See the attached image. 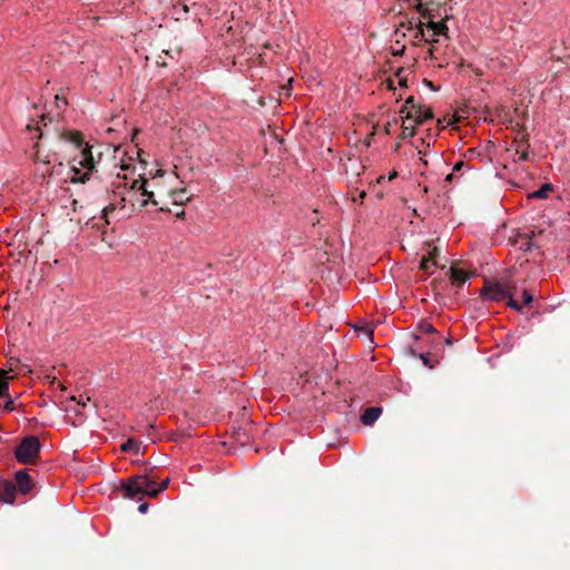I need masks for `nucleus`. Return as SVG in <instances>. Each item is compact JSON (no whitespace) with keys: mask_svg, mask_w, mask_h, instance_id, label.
I'll return each mask as SVG.
<instances>
[{"mask_svg":"<svg viewBox=\"0 0 570 570\" xmlns=\"http://www.w3.org/2000/svg\"><path fill=\"white\" fill-rule=\"evenodd\" d=\"M58 138L62 141L70 142L78 150V154L69 160L70 171L72 173L70 181L73 184H85L90 180L102 154L98 153L96 158L94 156L92 146L83 141L82 135L79 131L65 130L58 134Z\"/></svg>","mask_w":570,"mask_h":570,"instance_id":"f257e3e1","label":"nucleus"},{"mask_svg":"<svg viewBox=\"0 0 570 570\" xmlns=\"http://www.w3.org/2000/svg\"><path fill=\"white\" fill-rule=\"evenodd\" d=\"M124 180H127V178L124 177ZM124 189L127 191L128 203L131 207H135L137 204L140 208L149 204L154 206L159 205L158 200L154 198V193L147 189V179L145 178L134 179L129 186L127 181H124Z\"/></svg>","mask_w":570,"mask_h":570,"instance_id":"f03ea898","label":"nucleus"},{"mask_svg":"<svg viewBox=\"0 0 570 570\" xmlns=\"http://www.w3.org/2000/svg\"><path fill=\"white\" fill-rule=\"evenodd\" d=\"M512 291H517V285L510 278L501 281L487 279L480 291V296L483 299L500 302L512 295Z\"/></svg>","mask_w":570,"mask_h":570,"instance_id":"7ed1b4c3","label":"nucleus"},{"mask_svg":"<svg viewBox=\"0 0 570 570\" xmlns=\"http://www.w3.org/2000/svg\"><path fill=\"white\" fill-rule=\"evenodd\" d=\"M41 443L38 436L23 438L16 446L14 458L21 464H35L40 455Z\"/></svg>","mask_w":570,"mask_h":570,"instance_id":"20e7f679","label":"nucleus"},{"mask_svg":"<svg viewBox=\"0 0 570 570\" xmlns=\"http://www.w3.org/2000/svg\"><path fill=\"white\" fill-rule=\"evenodd\" d=\"M154 485H156L154 480L149 479L145 474H138L124 482L120 490L122 491L125 498L140 499L145 494L149 495L150 487Z\"/></svg>","mask_w":570,"mask_h":570,"instance_id":"39448f33","label":"nucleus"},{"mask_svg":"<svg viewBox=\"0 0 570 570\" xmlns=\"http://www.w3.org/2000/svg\"><path fill=\"white\" fill-rule=\"evenodd\" d=\"M115 189L112 190L114 200H110L109 205L104 207L102 215L107 217L109 213H112L116 209H125L126 204L128 203L127 191L124 189V181H119L118 184L112 183Z\"/></svg>","mask_w":570,"mask_h":570,"instance_id":"423d86ee","label":"nucleus"},{"mask_svg":"<svg viewBox=\"0 0 570 570\" xmlns=\"http://www.w3.org/2000/svg\"><path fill=\"white\" fill-rule=\"evenodd\" d=\"M428 28H429V30L432 31V33L429 37L425 36V32L423 30V23L420 22L419 29L415 33V39L424 40L426 42H438V39H435L436 36H445V38H448V36H446L448 27L444 21H439V22L430 21L428 23Z\"/></svg>","mask_w":570,"mask_h":570,"instance_id":"0eeeda50","label":"nucleus"},{"mask_svg":"<svg viewBox=\"0 0 570 570\" xmlns=\"http://www.w3.org/2000/svg\"><path fill=\"white\" fill-rule=\"evenodd\" d=\"M513 145L515 146V153L519 155V159L522 161L529 160V134L525 132L524 126H521L517 130Z\"/></svg>","mask_w":570,"mask_h":570,"instance_id":"6e6552de","label":"nucleus"},{"mask_svg":"<svg viewBox=\"0 0 570 570\" xmlns=\"http://www.w3.org/2000/svg\"><path fill=\"white\" fill-rule=\"evenodd\" d=\"M13 483L16 484L17 491L21 494L30 493L35 487V483L26 469L16 472Z\"/></svg>","mask_w":570,"mask_h":570,"instance_id":"1a4fd4ad","label":"nucleus"},{"mask_svg":"<svg viewBox=\"0 0 570 570\" xmlns=\"http://www.w3.org/2000/svg\"><path fill=\"white\" fill-rule=\"evenodd\" d=\"M16 484L12 481L0 480V501L7 504H13L16 499Z\"/></svg>","mask_w":570,"mask_h":570,"instance_id":"9d476101","label":"nucleus"},{"mask_svg":"<svg viewBox=\"0 0 570 570\" xmlns=\"http://www.w3.org/2000/svg\"><path fill=\"white\" fill-rule=\"evenodd\" d=\"M449 276L453 284L461 287L470 277V274L463 269L450 267Z\"/></svg>","mask_w":570,"mask_h":570,"instance_id":"9b49d317","label":"nucleus"},{"mask_svg":"<svg viewBox=\"0 0 570 570\" xmlns=\"http://www.w3.org/2000/svg\"><path fill=\"white\" fill-rule=\"evenodd\" d=\"M406 119H414L415 124H423L424 121L429 119H433V111L432 109L421 107V112H416L415 115L412 114V111H409L405 116Z\"/></svg>","mask_w":570,"mask_h":570,"instance_id":"f8f14e48","label":"nucleus"},{"mask_svg":"<svg viewBox=\"0 0 570 570\" xmlns=\"http://www.w3.org/2000/svg\"><path fill=\"white\" fill-rule=\"evenodd\" d=\"M381 407L372 406L367 407L361 416V421L364 425H372L381 415Z\"/></svg>","mask_w":570,"mask_h":570,"instance_id":"ddd939ff","label":"nucleus"},{"mask_svg":"<svg viewBox=\"0 0 570 570\" xmlns=\"http://www.w3.org/2000/svg\"><path fill=\"white\" fill-rule=\"evenodd\" d=\"M33 148L36 149V151H35V159L37 161H41L43 164H50L52 160H57L58 159V155H57L56 151L52 153V154L47 153L46 155H43L41 153V150H40V147H39L38 142L35 144Z\"/></svg>","mask_w":570,"mask_h":570,"instance_id":"4468645a","label":"nucleus"},{"mask_svg":"<svg viewBox=\"0 0 570 570\" xmlns=\"http://www.w3.org/2000/svg\"><path fill=\"white\" fill-rule=\"evenodd\" d=\"M534 233L531 232V234H520L518 236V239H515V243L519 244V248L523 252H529L531 250L532 246H533V243H532V237H533Z\"/></svg>","mask_w":570,"mask_h":570,"instance_id":"2eb2a0df","label":"nucleus"},{"mask_svg":"<svg viewBox=\"0 0 570 570\" xmlns=\"http://www.w3.org/2000/svg\"><path fill=\"white\" fill-rule=\"evenodd\" d=\"M422 105L416 104L414 96H410L406 98L404 106L401 108V114H407L412 111V114L421 112Z\"/></svg>","mask_w":570,"mask_h":570,"instance_id":"dca6fc26","label":"nucleus"},{"mask_svg":"<svg viewBox=\"0 0 570 570\" xmlns=\"http://www.w3.org/2000/svg\"><path fill=\"white\" fill-rule=\"evenodd\" d=\"M12 377L7 376L4 370H0V397L6 396L9 390V380Z\"/></svg>","mask_w":570,"mask_h":570,"instance_id":"f3484780","label":"nucleus"},{"mask_svg":"<svg viewBox=\"0 0 570 570\" xmlns=\"http://www.w3.org/2000/svg\"><path fill=\"white\" fill-rule=\"evenodd\" d=\"M51 121H52V119L49 118L47 115H42L40 117V120L37 121L36 127H35V129L39 132L37 136L38 139H41L42 137H45L46 134H45L42 127H47L48 122H51Z\"/></svg>","mask_w":570,"mask_h":570,"instance_id":"a211bd4d","label":"nucleus"},{"mask_svg":"<svg viewBox=\"0 0 570 570\" xmlns=\"http://www.w3.org/2000/svg\"><path fill=\"white\" fill-rule=\"evenodd\" d=\"M186 189L173 190L171 197L175 205H183L189 200L190 197H186Z\"/></svg>","mask_w":570,"mask_h":570,"instance_id":"6ab92c4d","label":"nucleus"},{"mask_svg":"<svg viewBox=\"0 0 570 570\" xmlns=\"http://www.w3.org/2000/svg\"><path fill=\"white\" fill-rule=\"evenodd\" d=\"M552 185L551 184H543L538 190H535L532 194V197L546 199L549 197L550 193L552 191Z\"/></svg>","mask_w":570,"mask_h":570,"instance_id":"aec40b11","label":"nucleus"},{"mask_svg":"<svg viewBox=\"0 0 570 570\" xmlns=\"http://www.w3.org/2000/svg\"><path fill=\"white\" fill-rule=\"evenodd\" d=\"M120 449L124 452H134L136 454L139 452V445L137 441L134 439H128L126 442L121 444Z\"/></svg>","mask_w":570,"mask_h":570,"instance_id":"412c9836","label":"nucleus"},{"mask_svg":"<svg viewBox=\"0 0 570 570\" xmlns=\"http://www.w3.org/2000/svg\"><path fill=\"white\" fill-rule=\"evenodd\" d=\"M168 483L169 479H166L165 481H163L159 488L156 489V485L150 487L149 497L156 498L161 491H164L167 488Z\"/></svg>","mask_w":570,"mask_h":570,"instance_id":"4be33fe9","label":"nucleus"},{"mask_svg":"<svg viewBox=\"0 0 570 570\" xmlns=\"http://www.w3.org/2000/svg\"><path fill=\"white\" fill-rule=\"evenodd\" d=\"M415 135V127L411 125H402V138L413 137Z\"/></svg>","mask_w":570,"mask_h":570,"instance_id":"5701e85b","label":"nucleus"},{"mask_svg":"<svg viewBox=\"0 0 570 570\" xmlns=\"http://www.w3.org/2000/svg\"><path fill=\"white\" fill-rule=\"evenodd\" d=\"M431 266H433L432 261L430 258H428L426 256H423L420 262V269H422L423 272L430 273Z\"/></svg>","mask_w":570,"mask_h":570,"instance_id":"b1692460","label":"nucleus"},{"mask_svg":"<svg viewBox=\"0 0 570 570\" xmlns=\"http://www.w3.org/2000/svg\"><path fill=\"white\" fill-rule=\"evenodd\" d=\"M514 292L515 291H512V295L508 296L507 298H509V302H508V305L515 309V311H521L522 308V305L517 301L514 299L513 295H514Z\"/></svg>","mask_w":570,"mask_h":570,"instance_id":"393cba45","label":"nucleus"},{"mask_svg":"<svg viewBox=\"0 0 570 570\" xmlns=\"http://www.w3.org/2000/svg\"><path fill=\"white\" fill-rule=\"evenodd\" d=\"M533 301V295L528 291L523 289L522 292V304L529 305Z\"/></svg>","mask_w":570,"mask_h":570,"instance_id":"a878e982","label":"nucleus"},{"mask_svg":"<svg viewBox=\"0 0 570 570\" xmlns=\"http://www.w3.org/2000/svg\"><path fill=\"white\" fill-rule=\"evenodd\" d=\"M438 255H439V248H438V247H433V248L429 252V254H428V256H426L428 258H430V259L432 261V265H433V266H436V265H438V264H436V262H435V258L438 257Z\"/></svg>","mask_w":570,"mask_h":570,"instance_id":"bb28decb","label":"nucleus"},{"mask_svg":"<svg viewBox=\"0 0 570 570\" xmlns=\"http://www.w3.org/2000/svg\"><path fill=\"white\" fill-rule=\"evenodd\" d=\"M420 358L423 361V364L430 368H433L434 365L430 363V358H429V354L428 353H422L420 354Z\"/></svg>","mask_w":570,"mask_h":570,"instance_id":"cd10ccee","label":"nucleus"},{"mask_svg":"<svg viewBox=\"0 0 570 570\" xmlns=\"http://www.w3.org/2000/svg\"><path fill=\"white\" fill-rule=\"evenodd\" d=\"M464 165H465V164H464V161H462V160H461V161L455 163V165H454V166H453V168H452V171H453V173H459V171L464 167Z\"/></svg>","mask_w":570,"mask_h":570,"instance_id":"c85d7f7f","label":"nucleus"},{"mask_svg":"<svg viewBox=\"0 0 570 570\" xmlns=\"http://www.w3.org/2000/svg\"><path fill=\"white\" fill-rule=\"evenodd\" d=\"M3 409L7 410V411H12L13 410V401L11 399H9L4 405H3Z\"/></svg>","mask_w":570,"mask_h":570,"instance_id":"c756f323","label":"nucleus"},{"mask_svg":"<svg viewBox=\"0 0 570 570\" xmlns=\"http://www.w3.org/2000/svg\"><path fill=\"white\" fill-rule=\"evenodd\" d=\"M148 510V504L147 503H141L139 507H138V511L140 513H146Z\"/></svg>","mask_w":570,"mask_h":570,"instance_id":"7c9ffc66","label":"nucleus"},{"mask_svg":"<svg viewBox=\"0 0 570 570\" xmlns=\"http://www.w3.org/2000/svg\"><path fill=\"white\" fill-rule=\"evenodd\" d=\"M365 196H366V193H365V191H361V193L358 194L357 198H354L353 200H354V202H360V203H362V202H363V199L365 198Z\"/></svg>","mask_w":570,"mask_h":570,"instance_id":"2f4dec72","label":"nucleus"},{"mask_svg":"<svg viewBox=\"0 0 570 570\" xmlns=\"http://www.w3.org/2000/svg\"><path fill=\"white\" fill-rule=\"evenodd\" d=\"M454 175H455V173H453V171H452L451 174H449V175L446 176L445 180H446V181H452V179L454 178Z\"/></svg>","mask_w":570,"mask_h":570,"instance_id":"473e14b6","label":"nucleus"},{"mask_svg":"<svg viewBox=\"0 0 570 570\" xmlns=\"http://www.w3.org/2000/svg\"><path fill=\"white\" fill-rule=\"evenodd\" d=\"M400 86H401V87H407L406 79L401 78V79H400Z\"/></svg>","mask_w":570,"mask_h":570,"instance_id":"72a5a7b5","label":"nucleus"},{"mask_svg":"<svg viewBox=\"0 0 570 570\" xmlns=\"http://www.w3.org/2000/svg\"><path fill=\"white\" fill-rule=\"evenodd\" d=\"M426 331L431 333L435 332L434 327L430 324L426 325Z\"/></svg>","mask_w":570,"mask_h":570,"instance_id":"f704fd0d","label":"nucleus"},{"mask_svg":"<svg viewBox=\"0 0 570 570\" xmlns=\"http://www.w3.org/2000/svg\"><path fill=\"white\" fill-rule=\"evenodd\" d=\"M396 171H393L392 174H390L389 176V180H392L394 177H396Z\"/></svg>","mask_w":570,"mask_h":570,"instance_id":"c9c22d12","label":"nucleus"},{"mask_svg":"<svg viewBox=\"0 0 570 570\" xmlns=\"http://www.w3.org/2000/svg\"><path fill=\"white\" fill-rule=\"evenodd\" d=\"M176 216H177L178 218H183V217L185 216V212H184V210H181V212H180V213H178Z\"/></svg>","mask_w":570,"mask_h":570,"instance_id":"e433bc0d","label":"nucleus"},{"mask_svg":"<svg viewBox=\"0 0 570 570\" xmlns=\"http://www.w3.org/2000/svg\"><path fill=\"white\" fill-rule=\"evenodd\" d=\"M78 404H79V405H82V406H86V402H85V401H81V400H79V401H78Z\"/></svg>","mask_w":570,"mask_h":570,"instance_id":"4c0bfd02","label":"nucleus"},{"mask_svg":"<svg viewBox=\"0 0 570 570\" xmlns=\"http://www.w3.org/2000/svg\"><path fill=\"white\" fill-rule=\"evenodd\" d=\"M159 210H161V212H170L168 208H165V207H159Z\"/></svg>","mask_w":570,"mask_h":570,"instance_id":"58836bf2","label":"nucleus"},{"mask_svg":"<svg viewBox=\"0 0 570 570\" xmlns=\"http://www.w3.org/2000/svg\"><path fill=\"white\" fill-rule=\"evenodd\" d=\"M27 129H28V130H32V129H33V126H32V125H27Z\"/></svg>","mask_w":570,"mask_h":570,"instance_id":"ea45409f","label":"nucleus"},{"mask_svg":"<svg viewBox=\"0 0 570 570\" xmlns=\"http://www.w3.org/2000/svg\"><path fill=\"white\" fill-rule=\"evenodd\" d=\"M389 126H390V125L387 124V126L385 127V132H386V134H390Z\"/></svg>","mask_w":570,"mask_h":570,"instance_id":"a19ab883","label":"nucleus"},{"mask_svg":"<svg viewBox=\"0 0 570 570\" xmlns=\"http://www.w3.org/2000/svg\"><path fill=\"white\" fill-rule=\"evenodd\" d=\"M429 53H430L431 57H433V49H430Z\"/></svg>","mask_w":570,"mask_h":570,"instance_id":"79ce46f5","label":"nucleus"},{"mask_svg":"<svg viewBox=\"0 0 570 570\" xmlns=\"http://www.w3.org/2000/svg\"><path fill=\"white\" fill-rule=\"evenodd\" d=\"M60 104H62V99L59 100V102L57 104V107H60Z\"/></svg>","mask_w":570,"mask_h":570,"instance_id":"37998d69","label":"nucleus"},{"mask_svg":"<svg viewBox=\"0 0 570 570\" xmlns=\"http://www.w3.org/2000/svg\"><path fill=\"white\" fill-rule=\"evenodd\" d=\"M60 104H62V99L59 100V102L57 104V107H60Z\"/></svg>","mask_w":570,"mask_h":570,"instance_id":"c03bdc74","label":"nucleus"}]
</instances>
